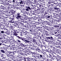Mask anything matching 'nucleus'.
<instances>
[{
  "instance_id": "3c124183",
  "label": "nucleus",
  "mask_w": 61,
  "mask_h": 61,
  "mask_svg": "<svg viewBox=\"0 0 61 61\" xmlns=\"http://www.w3.org/2000/svg\"><path fill=\"white\" fill-rule=\"evenodd\" d=\"M24 3V2L23 1H22V0H21L20 1V3H19V4H23Z\"/></svg>"
},
{
  "instance_id": "c03bdc74",
  "label": "nucleus",
  "mask_w": 61,
  "mask_h": 61,
  "mask_svg": "<svg viewBox=\"0 0 61 61\" xmlns=\"http://www.w3.org/2000/svg\"><path fill=\"white\" fill-rule=\"evenodd\" d=\"M7 39V42H8V43L10 44V43H11V42L9 40H10L8 39V37H7V39Z\"/></svg>"
},
{
  "instance_id": "cd10ccee",
  "label": "nucleus",
  "mask_w": 61,
  "mask_h": 61,
  "mask_svg": "<svg viewBox=\"0 0 61 61\" xmlns=\"http://www.w3.org/2000/svg\"><path fill=\"white\" fill-rule=\"evenodd\" d=\"M38 20L39 21H40V24H43V25H44V24L42 22V20L41 19H38Z\"/></svg>"
},
{
  "instance_id": "09e8293b",
  "label": "nucleus",
  "mask_w": 61,
  "mask_h": 61,
  "mask_svg": "<svg viewBox=\"0 0 61 61\" xmlns=\"http://www.w3.org/2000/svg\"><path fill=\"white\" fill-rule=\"evenodd\" d=\"M10 44V45H11L12 46H15V44H14V43H12V42H11Z\"/></svg>"
},
{
  "instance_id": "a878e982",
  "label": "nucleus",
  "mask_w": 61,
  "mask_h": 61,
  "mask_svg": "<svg viewBox=\"0 0 61 61\" xmlns=\"http://www.w3.org/2000/svg\"><path fill=\"white\" fill-rule=\"evenodd\" d=\"M36 51H38V52H41V50H40L38 48L36 49Z\"/></svg>"
},
{
  "instance_id": "39448f33",
  "label": "nucleus",
  "mask_w": 61,
  "mask_h": 61,
  "mask_svg": "<svg viewBox=\"0 0 61 61\" xmlns=\"http://www.w3.org/2000/svg\"><path fill=\"white\" fill-rule=\"evenodd\" d=\"M30 54H31L34 57H35V56H36V57H37V56H38V54L35 52L33 53L31 52H30Z\"/></svg>"
},
{
  "instance_id": "7c9ffc66",
  "label": "nucleus",
  "mask_w": 61,
  "mask_h": 61,
  "mask_svg": "<svg viewBox=\"0 0 61 61\" xmlns=\"http://www.w3.org/2000/svg\"><path fill=\"white\" fill-rule=\"evenodd\" d=\"M30 19H31V18H29L28 19L27 21V23H30Z\"/></svg>"
},
{
  "instance_id": "72a5a7b5",
  "label": "nucleus",
  "mask_w": 61,
  "mask_h": 61,
  "mask_svg": "<svg viewBox=\"0 0 61 61\" xmlns=\"http://www.w3.org/2000/svg\"><path fill=\"white\" fill-rule=\"evenodd\" d=\"M16 52L15 51H12L11 55H15V54Z\"/></svg>"
},
{
  "instance_id": "603ef678",
  "label": "nucleus",
  "mask_w": 61,
  "mask_h": 61,
  "mask_svg": "<svg viewBox=\"0 0 61 61\" xmlns=\"http://www.w3.org/2000/svg\"><path fill=\"white\" fill-rule=\"evenodd\" d=\"M16 32L17 33H21L20 31L19 30H16Z\"/></svg>"
},
{
  "instance_id": "5fc2aeb1",
  "label": "nucleus",
  "mask_w": 61,
  "mask_h": 61,
  "mask_svg": "<svg viewBox=\"0 0 61 61\" xmlns=\"http://www.w3.org/2000/svg\"><path fill=\"white\" fill-rule=\"evenodd\" d=\"M11 16L12 17V18H13V19H15V18H14V17L15 16H14V15H13V14H11Z\"/></svg>"
},
{
  "instance_id": "7ed1b4c3",
  "label": "nucleus",
  "mask_w": 61,
  "mask_h": 61,
  "mask_svg": "<svg viewBox=\"0 0 61 61\" xmlns=\"http://www.w3.org/2000/svg\"><path fill=\"white\" fill-rule=\"evenodd\" d=\"M7 20V19L6 18H2L1 17H0V21H2V22H5Z\"/></svg>"
},
{
  "instance_id": "2f4dec72",
  "label": "nucleus",
  "mask_w": 61,
  "mask_h": 61,
  "mask_svg": "<svg viewBox=\"0 0 61 61\" xmlns=\"http://www.w3.org/2000/svg\"><path fill=\"white\" fill-rule=\"evenodd\" d=\"M3 37L4 38V39H7L8 36H6V35L5 34L3 35Z\"/></svg>"
},
{
  "instance_id": "f8f14e48",
  "label": "nucleus",
  "mask_w": 61,
  "mask_h": 61,
  "mask_svg": "<svg viewBox=\"0 0 61 61\" xmlns=\"http://www.w3.org/2000/svg\"><path fill=\"white\" fill-rule=\"evenodd\" d=\"M20 39H21V40H23V41H24V40H25V42H26L27 40V39L26 38H22V37H20Z\"/></svg>"
},
{
  "instance_id": "bf43d9fd",
  "label": "nucleus",
  "mask_w": 61,
  "mask_h": 61,
  "mask_svg": "<svg viewBox=\"0 0 61 61\" xmlns=\"http://www.w3.org/2000/svg\"><path fill=\"white\" fill-rule=\"evenodd\" d=\"M48 6V8L49 7V6H51V3H50L48 5H47Z\"/></svg>"
},
{
  "instance_id": "37998d69",
  "label": "nucleus",
  "mask_w": 61,
  "mask_h": 61,
  "mask_svg": "<svg viewBox=\"0 0 61 61\" xmlns=\"http://www.w3.org/2000/svg\"><path fill=\"white\" fill-rule=\"evenodd\" d=\"M30 3L28 1L27 2H26V5H28V6H29L30 5Z\"/></svg>"
},
{
  "instance_id": "0eeeda50",
  "label": "nucleus",
  "mask_w": 61,
  "mask_h": 61,
  "mask_svg": "<svg viewBox=\"0 0 61 61\" xmlns=\"http://www.w3.org/2000/svg\"><path fill=\"white\" fill-rule=\"evenodd\" d=\"M35 44H35H32V45H32V46H35L36 48H38V46H41L42 47V45H41V44H39V45H38V44Z\"/></svg>"
},
{
  "instance_id": "13d9d810",
  "label": "nucleus",
  "mask_w": 61,
  "mask_h": 61,
  "mask_svg": "<svg viewBox=\"0 0 61 61\" xmlns=\"http://www.w3.org/2000/svg\"><path fill=\"white\" fill-rule=\"evenodd\" d=\"M35 17V18H36V19H38L39 17V16H38V15H36Z\"/></svg>"
},
{
  "instance_id": "49530a36",
  "label": "nucleus",
  "mask_w": 61,
  "mask_h": 61,
  "mask_svg": "<svg viewBox=\"0 0 61 61\" xmlns=\"http://www.w3.org/2000/svg\"><path fill=\"white\" fill-rule=\"evenodd\" d=\"M22 52H24V53H23V54H26V52H27V51L25 50H24V51H22Z\"/></svg>"
},
{
  "instance_id": "052dcab7",
  "label": "nucleus",
  "mask_w": 61,
  "mask_h": 61,
  "mask_svg": "<svg viewBox=\"0 0 61 61\" xmlns=\"http://www.w3.org/2000/svg\"><path fill=\"white\" fill-rule=\"evenodd\" d=\"M54 9L55 10H58V8H57L56 7H55L54 8Z\"/></svg>"
},
{
  "instance_id": "473e14b6",
  "label": "nucleus",
  "mask_w": 61,
  "mask_h": 61,
  "mask_svg": "<svg viewBox=\"0 0 61 61\" xmlns=\"http://www.w3.org/2000/svg\"><path fill=\"white\" fill-rule=\"evenodd\" d=\"M0 8L1 9H2L3 10H5V9H6V8L4 6H1L0 7Z\"/></svg>"
},
{
  "instance_id": "f257e3e1",
  "label": "nucleus",
  "mask_w": 61,
  "mask_h": 61,
  "mask_svg": "<svg viewBox=\"0 0 61 61\" xmlns=\"http://www.w3.org/2000/svg\"><path fill=\"white\" fill-rule=\"evenodd\" d=\"M20 54V55H18V56L19 58H20L21 59H22V58H23L24 56L23 51L21 52Z\"/></svg>"
},
{
  "instance_id": "b1692460",
  "label": "nucleus",
  "mask_w": 61,
  "mask_h": 61,
  "mask_svg": "<svg viewBox=\"0 0 61 61\" xmlns=\"http://www.w3.org/2000/svg\"><path fill=\"white\" fill-rule=\"evenodd\" d=\"M26 38L28 40H31V39H32V38L30 37H29V36L28 37H26Z\"/></svg>"
},
{
  "instance_id": "bb28decb",
  "label": "nucleus",
  "mask_w": 61,
  "mask_h": 61,
  "mask_svg": "<svg viewBox=\"0 0 61 61\" xmlns=\"http://www.w3.org/2000/svg\"><path fill=\"white\" fill-rule=\"evenodd\" d=\"M43 56H45L42 54H40V58H42V59H44V57H43Z\"/></svg>"
},
{
  "instance_id": "a211bd4d",
  "label": "nucleus",
  "mask_w": 61,
  "mask_h": 61,
  "mask_svg": "<svg viewBox=\"0 0 61 61\" xmlns=\"http://www.w3.org/2000/svg\"><path fill=\"white\" fill-rule=\"evenodd\" d=\"M42 36L43 37V38H44V39H46V37H46V35L45 34H43L42 35Z\"/></svg>"
},
{
  "instance_id": "ea45409f",
  "label": "nucleus",
  "mask_w": 61,
  "mask_h": 61,
  "mask_svg": "<svg viewBox=\"0 0 61 61\" xmlns=\"http://www.w3.org/2000/svg\"><path fill=\"white\" fill-rule=\"evenodd\" d=\"M17 1L16 2V4H19L21 0H17Z\"/></svg>"
},
{
  "instance_id": "4c0bfd02",
  "label": "nucleus",
  "mask_w": 61,
  "mask_h": 61,
  "mask_svg": "<svg viewBox=\"0 0 61 61\" xmlns=\"http://www.w3.org/2000/svg\"><path fill=\"white\" fill-rule=\"evenodd\" d=\"M50 56H49V57L50 58H51V59H52V58H54V56L53 55H50Z\"/></svg>"
},
{
  "instance_id": "a18cd8bd",
  "label": "nucleus",
  "mask_w": 61,
  "mask_h": 61,
  "mask_svg": "<svg viewBox=\"0 0 61 61\" xmlns=\"http://www.w3.org/2000/svg\"><path fill=\"white\" fill-rule=\"evenodd\" d=\"M46 17L47 18H50V16L49 15H46Z\"/></svg>"
},
{
  "instance_id": "4d7b16f0",
  "label": "nucleus",
  "mask_w": 61,
  "mask_h": 61,
  "mask_svg": "<svg viewBox=\"0 0 61 61\" xmlns=\"http://www.w3.org/2000/svg\"><path fill=\"white\" fill-rule=\"evenodd\" d=\"M24 26L26 28H28V27H29L27 25H24Z\"/></svg>"
},
{
  "instance_id": "f3484780",
  "label": "nucleus",
  "mask_w": 61,
  "mask_h": 61,
  "mask_svg": "<svg viewBox=\"0 0 61 61\" xmlns=\"http://www.w3.org/2000/svg\"><path fill=\"white\" fill-rule=\"evenodd\" d=\"M14 19H13V18H12V17H10V22H11L12 23H14V22L13 21L12 22V21H13V20H14Z\"/></svg>"
},
{
  "instance_id": "20e7f679",
  "label": "nucleus",
  "mask_w": 61,
  "mask_h": 61,
  "mask_svg": "<svg viewBox=\"0 0 61 61\" xmlns=\"http://www.w3.org/2000/svg\"><path fill=\"white\" fill-rule=\"evenodd\" d=\"M47 39V40L49 41V40H52V41H55V39L53 38V37L52 36L50 37H47L46 38Z\"/></svg>"
},
{
  "instance_id": "f704fd0d",
  "label": "nucleus",
  "mask_w": 61,
  "mask_h": 61,
  "mask_svg": "<svg viewBox=\"0 0 61 61\" xmlns=\"http://www.w3.org/2000/svg\"><path fill=\"white\" fill-rule=\"evenodd\" d=\"M2 23H3V26H6V22H4Z\"/></svg>"
},
{
  "instance_id": "e433bc0d",
  "label": "nucleus",
  "mask_w": 61,
  "mask_h": 61,
  "mask_svg": "<svg viewBox=\"0 0 61 61\" xmlns=\"http://www.w3.org/2000/svg\"><path fill=\"white\" fill-rule=\"evenodd\" d=\"M53 17L54 18H56V19H61V18H57L56 16L54 15L53 16Z\"/></svg>"
},
{
  "instance_id": "0e129e2a",
  "label": "nucleus",
  "mask_w": 61,
  "mask_h": 61,
  "mask_svg": "<svg viewBox=\"0 0 61 61\" xmlns=\"http://www.w3.org/2000/svg\"><path fill=\"white\" fill-rule=\"evenodd\" d=\"M28 33L27 32H26V33L25 34V36H26H26H28Z\"/></svg>"
},
{
  "instance_id": "1a4fd4ad",
  "label": "nucleus",
  "mask_w": 61,
  "mask_h": 61,
  "mask_svg": "<svg viewBox=\"0 0 61 61\" xmlns=\"http://www.w3.org/2000/svg\"><path fill=\"white\" fill-rule=\"evenodd\" d=\"M26 11H27L28 12L29 11V10H31V8L29 6H26Z\"/></svg>"
},
{
  "instance_id": "a19ab883",
  "label": "nucleus",
  "mask_w": 61,
  "mask_h": 61,
  "mask_svg": "<svg viewBox=\"0 0 61 61\" xmlns=\"http://www.w3.org/2000/svg\"><path fill=\"white\" fill-rule=\"evenodd\" d=\"M19 20H18L19 21H20L21 22H23V19H21V18H20V19H19Z\"/></svg>"
},
{
  "instance_id": "338daca9",
  "label": "nucleus",
  "mask_w": 61,
  "mask_h": 61,
  "mask_svg": "<svg viewBox=\"0 0 61 61\" xmlns=\"http://www.w3.org/2000/svg\"><path fill=\"white\" fill-rule=\"evenodd\" d=\"M57 57L54 56L53 58H54L55 59H57Z\"/></svg>"
},
{
  "instance_id": "dca6fc26",
  "label": "nucleus",
  "mask_w": 61,
  "mask_h": 61,
  "mask_svg": "<svg viewBox=\"0 0 61 61\" xmlns=\"http://www.w3.org/2000/svg\"><path fill=\"white\" fill-rule=\"evenodd\" d=\"M52 45L53 46H56V47L57 48H58V47H59V48L61 49V46H56L55 45H56V44H55V43H52Z\"/></svg>"
},
{
  "instance_id": "9d476101",
  "label": "nucleus",
  "mask_w": 61,
  "mask_h": 61,
  "mask_svg": "<svg viewBox=\"0 0 61 61\" xmlns=\"http://www.w3.org/2000/svg\"><path fill=\"white\" fill-rule=\"evenodd\" d=\"M16 33H17L16 31L13 34V36H16V37H17L19 39H20V37L17 36V34Z\"/></svg>"
},
{
  "instance_id": "2eb2a0df",
  "label": "nucleus",
  "mask_w": 61,
  "mask_h": 61,
  "mask_svg": "<svg viewBox=\"0 0 61 61\" xmlns=\"http://www.w3.org/2000/svg\"><path fill=\"white\" fill-rule=\"evenodd\" d=\"M53 51H55V52H56L57 54H60V51H59L58 50H57V49H55Z\"/></svg>"
},
{
  "instance_id": "6e6d98bb",
  "label": "nucleus",
  "mask_w": 61,
  "mask_h": 61,
  "mask_svg": "<svg viewBox=\"0 0 61 61\" xmlns=\"http://www.w3.org/2000/svg\"><path fill=\"white\" fill-rule=\"evenodd\" d=\"M23 60H24V61H26L27 60V57L26 58L24 57L23 58Z\"/></svg>"
},
{
  "instance_id": "de8ad7c7",
  "label": "nucleus",
  "mask_w": 61,
  "mask_h": 61,
  "mask_svg": "<svg viewBox=\"0 0 61 61\" xmlns=\"http://www.w3.org/2000/svg\"><path fill=\"white\" fill-rule=\"evenodd\" d=\"M13 37L10 36V37H9V39L10 40H13Z\"/></svg>"
},
{
  "instance_id": "4468645a",
  "label": "nucleus",
  "mask_w": 61,
  "mask_h": 61,
  "mask_svg": "<svg viewBox=\"0 0 61 61\" xmlns=\"http://www.w3.org/2000/svg\"><path fill=\"white\" fill-rule=\"evenodd\" d=\"M26 32H27V31H25V30H22V31H21V33H22L23 35H25V34Z\"/></svg>"
},
{
  "instance_id": "9b49d317",
  "label": "nucleus",
  "mask_w": 61,
  "mask_h": 61,
  "mask_svg": "<svg viewBox=\"0 0 61 61\" xmlns=\"http://www.w3.org/2000/svg\"><path fill=\"white\" fill-rule=\"evenodd\" d=\"M10 56H11V57L10 58L12 59L13 60H14V61H15V60H16V57H14V56H13L12 54L10 55Z\"/></svg>"
},
{
  "instance_id": "c756f323",
  "label": "nucleus",
  "mask_w": 61,
  "mask_h": 61,
  "mask_svg": "<svg viewBox=\"0 0 61 61\" xmlns=\"http://www.w3.org/2000/svg\"><path fill=\"white\" fill-rule=\"evenodd\" d=\"M49 31L51 33V32H52V27H49Z\"/></svg>"
},
{
  "instance_id": "e2e57ef3",
  "label": "nucleus",
  "mask_w": 61,
  "mask_h": 61,
  "mask_svg": "<svg viewBox=\"0 0 61 61\" xmlns=\"http://www.w3.org/2000/svg\"><path fill=\"white\" fill-rule=\"evenodd\" d=\"M0 33H1H1H2V34H4V33H5V31H4L0 30Z\"/></svg>"
},
{
  "instance_id": "423d86ee",
  "label": "nucleus",
  "mask_w": 61,
  "mask_h": 61,
  "mask_svg": "<svg viewBox=\"0 0 61 61\" xmlns=\"http://www.w3.org/2000/svg\"><path fill=\"white\" fill-rule=\"evenodd\" d=\"M40 4L38 3L37 4V6L39 7L40 8H41V6H42V5H45V4L44 2H43V3H41V2H40Z\"/></svg>"
},
{
  "instance_id": "aec40b11",
  "label": "nucleus",
  "mask_w": 61,
  "mask_h": 61,
  "mask_svg": "<svg viewBox=\"0 0 61 61\" xmlns=\"http://www.w3.org/2000/svg\"><path fill=\"white\" fill-rule=\"evenodd\" d=\"M53 20H51V21H50V22H49L47 23V24L48 25H51V24H53Z\"/></svg>"
},
{
  "instance_id": "4be33fe9",
  "label": "nucleus",
  "mask_w": 61,
  "mask_h": 61,
  "mask_svg": "<svg viewBox=\"0 0 61 61\" xmlns=\"http://www.w3.org/2000/svg\"><path fill=\"white\" fill-rule=\"evenodd\" d=\"M33 39V42L34 44H36L37 42L36 41V40L35 39V38Z\"/></svg>"
},
{
  "instance_id": "5701e85b",
  "label": "nucleus",
  "mask_w": 61,
  "mask_h": 61,
  "mask_svg": "<svg viewBox=\"0 0 61 61\" xmlns=\"http://www.w3.org/2000/svg\"><path fill=\"white\" fill-rule=\"evenodd\" d=\"M27 61H32L31 58L29 57H27Z\"/></svg>"
},
{
  "instance_id": "680f3d73",
  "label": "nucleus",
  "mask_w": 61,
  "mask_h": 61,
  "mask_svg": "<svg viewBox=\"0 0 61 61\" xmlns=\"http://www.w3.org/2000/svg\"><path fill=\"white\" fill-rule=\"evenodd\" d=\"M35 24L37 25H39L40 24V23L38 22H35Z\"/></svg>"
},
{
  "instance_id": "6e6552de",
  "label": "nucleus",
  "mask_w": 61,
  "mask_h": 61,
  "mask_svg": "<svg viewBox=\"0 0 61 61\" xmlns=\"http://www.w3.org/2000/svg\"><path fill=\"white\" fill-rule=\"evenodd\" d=\"M18 42H19V44L20 46H21V47H25V45L23 43H21V41L19 40H18L17 41Z\"/></svg>"
},
{
  "instance_id": "393cba45",
  "label": "nucleus",
  "mask_w": 61,
  "mask_h": 61,
  "mask_svg": "<svg viewBox=\"0 0 61 61\" xmlns=\"http://www.w3.org/2000/svg\"><path fill=\"white\" fill-rule=\"evenodd\" d=\"M30 13H32L33 15H36V10L32 12L30 11Z\"/></svg>"
},
{
  "instance_id": "79ce46f5",
  "label": "nucleus",
  "mask_w": 61,
  "mask_h": 61,
  "mask_svg": "<svg viewBox=\"0 0 61 61\" xmlns=\"http://www.w3.org/2000/svg\"><path fill=\"white\" fill-rule=\"evenodd\" d=\"M0 28H1V30H5V28H4V26L3 27H1Z\"/></svg>"
},
{
  "instance_id": "412c9836",
  "label": "nucleus",
  "mask_w": 61,
  "mask_h": 61,
  "mask_svg": "<svg viewBox=\"0 0 61 61\" xmlns=\"http://www.w3.org/2000/svg\"><path fill=\"white\" fill-rule=\"evenodd\" d=\"M28 48L29 49H31V50H35V48H34V47H30V46H29V47H28Z\"/></svg>"
},
{
  "instance_id": "ddd939ff",
  "label": "nucleus",
  "mask_w": 61,
  "mask_h": 61,
  "mask_svg": "<svg viewBox=\"0 0 61 61\" xmlns=\"http://www.w3.org/2000/svg\"><path fill=\"white\" fill-rule=\"evenodd\" d=\"M29 18H24V19H23V22L24 23H27V21L28 19Z\"/></svg>"
},
{
  "instance_id": "f03ea898",
  "label": "nucleus",
  "mask_w": 61,
  "mask_h": 61,
  "mask_svg": "<svg viewBox=\"0 0 61 61\" xmlns=\"http://www.w3.org/2000/svg\"><path fill=\"white\" fill-rule=\"evenodd\" d=\"M8 13L9 14H10V15H17V13L15 11L13 12V10H10V11H9Z\"/></svg>"
},
{
  "instance_id": "c85d7f7f",
  "label": "nucleus",
  "mask_w": 61,
  "mask_h": 61,
  "mask_svg": "<svg viewBox=\"0 0 61 61\" xmlns=\"http://www.w3.org/2000/svg\"><path fill=\"white\" fill-rule=\"evenodd\" d=\"M17 16V17H16V18L17 19H19L20 18H21V16L20 15H18Z\"/></svg>"
},
{
  "instance_id": "69168bd1",
  "label": "nucleus",
  "mask_w": 61,
  "mask_h": 61,
  "mask_svg": "<svg viewBox=\"0 0 61 61\" xmlns=\"http://www.w3.org/2000/svg\"><path fill=\"white\" fill-rule=\"evenodd\" d=\"M34 31L36 32H37L38 31V30L37 29H35V30L34 29Z\"/></svg>"
},
{
  "instance_id": "c9c22d12",
  "label": "nucleus",
  "mask_w": 61,
  "mask_h": 61,
  "mask_svg": "<svg viewBox=\"0 0 61 61\" xmlns=\"http://www.w3.org/2000/svg\"><path fill=\"white\" fill-rule=\"evenodd\" d=\"M15 28V27H14V26H11L10 28L12 30H13L14 31H15V29H14V28Z\"/></svg>"
},
{
  "instance_id": "8fccbe9b",
  "label": "nucleus",
  "mask_w": 61,
  "mask_h": 61,
  "mask_svg": "<svg viewBox=\"0 0 61 61\" xmlns=\"http://www.w3.org/2000/svg\"><path fill=\"white\" fill-rule=\"evenodd\" d=\"M2 53H3V54H5V51L4 50H1L0 51Z\"/></svg>"
},
{
  "instance_id": "864d4df0",
  "label": "nucleus",
  "mask_w": 61,
  "mask_h": 61,
  "mask_svg": "<svg viewBox=\"0 0 61 61\" xmlns=\"http://www.w3.org/2000/svg\"><path fill=\"white\" fill-rule=\"evenodd\" d=\"M34 38H38V35H36L35 36V37H34Z\"/></svg>"
},
{
  "instance_id": "774afa93",
  "label": "nucleus",
  "mask_w": 61,
  "mask_h": 61,
  "mask_svg": "<svg viewBox=\"0 0 61 61\" xmlns=\"http://www.w3.org/2000/svg\"><path fill=\"white\" fill-rule=\"evenodd\" d=\"M7 35L9 36H11V34H10V33H7Z\"/></svg>"
},
{
  "instance_id": "6ab92c4d",
  "label": "nucleus",
  "mask_w": 61,
  "mask_h": 61,
  "mask_svg": "<svg viewBox=\"0 0 61 61\" xmlns=\"http://www.w3.org/2000/svg\"><path fill=\"white\" fill-rule=\"evenodd\" d=\"M34 29H33V27L30 28V33H32V32H34Z\"/></svg>"
},
{
  "instance_id": "58836bf2",
  "label": "nucleus",
  "mask_w": 61,
  "mask_h": 61,
  "mask_svg": "<svg viewBox=\"0 0 61 61\" xmlns=\"http://www.w3.org/2000/svg\"><path fill=\"white\" fill-rule=\"evenodd\" d=\"M5 54H6V55H7L8 56H10V52L9 51H7V52H6V53H5Z\"/></svg>"
}]
</instances>
